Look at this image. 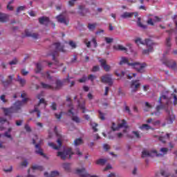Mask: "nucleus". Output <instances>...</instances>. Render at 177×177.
<instances>
[{"mask_svg": "<svg viewBox=\"0 0 177 177\" xmlns=\"http://www.w3.org/2000/svg\"><path fill=\"white\" fill-rule=\"evenodd\" d=\"M133 134L136 136L137 139H140V134L139 133V131H133Z\"/></svg>", "mask_w": 177, "mask_h": 177, "instance_id": "51", "label": "nucleus"}, {"mask_svg": "<svg viewBox=\"0 0 177 177\" xmlns=\"http://www.w3.org/2000/svg\"><path fill=\"white\" fill-rule=\"evenodd\" d=\"M168 103H169V102H167L165 105H164V104L158 105L156 106V112H155V115H158V113H160V110H162L163 109H165V107H167V106H168Z\"/></svg>", "mask_w": 177, "mask_h": 177, "instance_id": "26", "label": "nucleus"}, {"mask_svg": "<svg viewBox=\"0 0 177 177\" xmlns=\"http://www.w3.org/2000/svg\"><path fill=\"white\" fill-rule=\"evenodd\" d=\"M92 128L93 129V131L94 132H97V129L96 128L97 127V124L96 123H94V124H92Z\"/></svg>", "mask_w": 177, "mask_h": 177, "instance_id": "59", "label": "nucleus"}, {"mask_svg": "<svg viewBox=\"0 0 177 177\" xmlns=\"http://www.w3.org/2000/svg\"><path fill=\"white\" fill-rule=\"evenodd\" d=\"M107 162V160L106 159H99L97 160L96 164L98 165H104Z\"/></svg>", "mask_w": 177, "mask_h": 177, "instance_id": "41", "label": "nucleus"}, {"mask_svg": "<svg viewBox=\"0 0 177 177\" xmlns=\"http://www.w3.org/2000/svg\"><path fill=\"white\" fill-rule=\"evenodd\" d=\"M53 46L55 47V50L51 53V56H53V60L55 62V65L59 66V61H57L56 57L57 56H59V52L65 53L66 50H64V46H62L59 42L54 43Z\"/></svg>", "mask_w": 177, "mask_h": 177, "instance_id": "4", "label": "nucleus"}, {"mask_svg": "<svg viewBox=\"0 0 177 177\" xmlns=\"http://www.w3.org/2000/svg\"><path fill=\"white\" fill-rule=\"evenodd\" d=\"M136 44L137 45H139V44H141V45H146L148 48V49L143 50L142 53L143 55H149V53L153 52V45H154V43L153 41L150 39H146L145 42L142 41V39L140 38H137L135 40Z\"/></svg>", "mask_w": 177, "mask_h": 177, "instance_id": "3", "label": "nucleus"}, {"mask_svg": "<svg viewBox=\"0 0 177 177\" xmlns=\"http://www.w3.org/2000/svg\"><path fill=\"white\" fill-rule=\"evenodd\" d=\"M140 87V83L139 82V80H136L131 81L130 88H131L132 93L136 92Z\"/></svg>", "mask_w": 177, "mask_h": 177, "instance_id": "13", "label": "nucleus"}, {"mask_svg": "<svg viewBox=\"0 0 177 177\" xmlns=\"http://www.w3.org/2000/svg\"><path fill=\"white\" fill-rule=\"evenodd\" d=\"M83 143H84V141L81 138H77L73 142L74 146H80V145H82Z\"/></svg>", "mask_w": 177, "mask_h": 177, "instance_id": "34", "label": "nucleus"}, {"mask_svg": "<svg viewBox=\"0 0 177 177\" xmlns=\"http://www.w3.org/2000/svg\"><path fill=\"white\" fill-rule=\"evenodd\" d=\"M171 96H173L174 97V101H173V104H174V106H176L177 104V96L176 95V94L172 93Z\"/></svg>", "mask_w": 177, "mask_h": 177, "instance_id": "52", "label": "nucleus"}, {"mask_svg": "<svg viewBox=\"0 0 177 177\" xmlns=\"http://www.w3.org/2000/svg\"><path fill=\"white\" fill-rule=\"evenodd\" d=\"M86 80H88V78L86 77V76H84L83 77H82L81 79L78 80V82H80L81 84L84 83V82H86Z\"/></svg>", "mask_w": 177, "mask_h": 177, "instance_id": "50", "label": "nucleus"}, {"mask_svg": "<svg viewBox=\"0 0 177 177\" xmlns=\"http://www.w3.org/2000/svg\"><path fill=\"white\" fill-rule=\"evenodd\" d=\"M78 13L80 15V16H86L88 13H89V9L85 8V6L80 5L78 6Z\"/></svg>", "mask_w": 177, "mask_h": 177, "instance_id": "15", "label": "nucleus"}, {"mask_svg": "<svg viewBox=\"0 0 177 177\" xmlns=\"http://www.w3.org/2000/svg\"><path fill=\"white\" fill-rule=\"evenodd\" d=\"M4 136L8 139H10V140H13V138H12V136L9 133V132H5Z\"/></svg>", "mask_w": 177, "mask_h": 177, "instance_id": "54", "label": "nucleus"}, {"mask_svg": "<svg viewBox=\"0 0 177 177\" xmlns=\"http://www.w3.org/2000/svg\"><path fill=\"white\" fill-rule=\"evenodd\" d=\"M5 122H7L9 124V122H8L6 118H0V124H5Z\"/></svg>", "mask_w": 177, "mask_h": 177, "instance_id": "57", "label": "nucleus"}, {"mask_svg": "<svg viewBox=\"0 0 177 177\" xmlns=\"http://www.w3.org/2000/svg\"><path fill=\"white\" fill-rule=\"evenodd\" d=\"M25 8H26V7H24V6H19V7H18V8H17V13H19V12H20L24 10Z\"/></svg>", "mask_w": 177, "mask_h": 177, "instance_id": "58", "label": "nucleus"}, {"mask_svg": "<svg viewBox=\"0 0 177 177\" xmlns=\"http://www.w3.org/2000/svg\"><path fill=\"white\" fill-rule=\"evenodd\" d=\"M59 171H51L50 174H49L48 172L44 173L45 177H56V176H59Z\"/></svg>", "mask_w": 177, "mask_h": 177, "instance_id": "27", "label": "nucleus"}, {"mask_svg": "<svg viewBox=\"0 0 177 177\" xmlns=\"http://www.w3.org/2000/svg\"><path fill=\"white\" fill-rule=\"evenodd\" d=\"M42 97V93L38 94L37 95V99H39V102L37 105L35 106V108L32 111H30L31 113H37V118H40L41 117V111L38 110V107H39V105L41 104H44V107H46V102L45 101V99L41 98Z\"/></svg>", "mask_w": 177, "mask_h": 177, "instance_id": "7", "label": "nucleus"}, {"mask_svg": "<svg viewBox=\"0 0 177 177\" xmlns=\"http://www.w3.org/2000/svg\"><path fill=\"white\" fill-rule=\"evenodd\" d=\"M73 110H74V108H71V109L68 111V113H69V114H71L72 120H73L74 122H76L77 124H80V122H81V119H80L78 116L74 115V112H73Z\"/></svg>", "mask_w": 177, "mask_h": 177, "instance_id": "18", "label": "nucleus"}, {"mask_svg": "<svg viewBox=\"0 0 177 177\" xmlns=\"http://www.w3.org/2000/svg\"><path fill=\"white\" fill-rule=\"evenodd\" d=\"M41 70H42V65H41L40 63H37L36 64V73L38 74L41 73Z\"/></svg>", "mask_w": 177, "mask_h": 177, "instance_id": "39", "label": "nucleus"}, {"mask_svg": "<svg viewBox=\"0 0 177 177\" xmlns=\"http://www.w3.org/2000/svg\"><path fill=\"white\" fill-rule=\"evenodd\" d=\"M160 175L165 177H169L171 175L169 173L165 171V170H160Z\"/></svg>", "mask_w": 177, "mask_h": 177, "instance_id": "43", "label": "nucleus"}, {"mask_svg": "<svg viewBox=\"0 0 177 177\" xmlns=\"http://www.w3.org/2000/svg\"><path fill=\"white\" fill-rule=\"evenodd\" d=\"M77 103H78V108L82 110V113H86V109H85V101H83V102L81 104L80 100H78Z\"/></svg>", "mask_w": 177, "mask_h": 177, "instance_id": "30", "label": "nucleus"}, {"mask_svg": "<svg viewBox=\"0 0 177 177\" xmlns=\"http://www.w3.org/2000/svg\"><path fill=\"white\" fill-rule=\"evenodd\" d=\"M169 136H171V134L167 133L166 136H160L158 139L160 142H162V143H165L167 139H169Z\"/></svg>", "mask_w": 177, "mask_h": 177, "instance_id": "31", "label": "nucleus"}, {"mask_svg": "<svg viewBox=\"0 0 177 177\" xmlns=\"http://www.w3.org/2000/svg\"><path fill=\"white\" fill-rule=\"evenodd\" d=\"M17 82L21 85V86H24L26 84V79L20 77V75H17Z\"/></svg>", "mask_w": 177, "mask_h": 177, "instance_id": "29", "label": "nucleus"}, {"mask_svg": "<svg viewBox=\"0 0 177 177\" xmlns=\"http://www.w3.org/2000/svg\"><path fill=\"white\" fill-rule=\"evenodd\" d=\"M165 111L167 113L166 118L167 124H173L175 121V115L172 114V111H169L168 109H165Z\"/></svg>", "mask_w": 177, "mask_h": 177, "instance_id": "12", "label": "nucleus"}, {"mask_svg": "<svg viewBox=\"0 0 177 177\" xmlns=\"http://www.w3.org/2000/svg\"><path fill=\"white\" fill-rule=\"evenodd\" d=\"M113 48L114 50H120L121 52H128V48H127L126 47H124V46L121 44L115 45L113 46Z\"/></svg>", "mask_w": 177, "mask_h": 177, "instance_id": "23", "label": "nucleus"}, {"mask_svg": "<svg viewBox=\"0 0 177 177\" xmlns=\"http://www.w3.org/2000/svg\"><path fill=\"white\" fill-rule=\"evenodd\" d=\"M92 71L93 73H96V71H99V66H95L93 67Z\"/></svg>", "mask_w": 177, "mask_h": 177, "instance_id": "64", "label": "nucleus"}, {"mask_svg": "<svg viewBox=\"0 0 177 177\" xmlns=\"http://www.w3.org/2000/svg\"><path fill=\"white\" fill-rule=\"evenodd\" d=\"M35 149H36V151H35L36 154H39L40 156H42L43 157H46L45 153H44V151L39 147V144L35 145Z\"/></svg>", "mask_w": 177, "mask_h": 177, "instance_id": "25", "label": "nucleus"}, {"mask_svg": "<svg viewBox=\"0 0 177 177\" xmlns=\"http://www.w3.org/2000/svg\"><path fill=\"white\" fill-rule=\"evenodd\" d=\"M99 62L101 63V67H103L104 70L106 73L110 71L111 66H110V65H107L106 59H100Z\"/></svg>", "mask_w": 177, "mask_h": 177, "instance_id": "16", "label": "nucleus"}, {"mask_svg": "<svg viewBox=\"0 0 177 177\" xmlns=\"http://www.w3.org/2000/svg\"><path fill=\"white\" fill-rule=\"evenodd\" d=\"M113 48L114 50H120L121 52H128V48H127L126 47H124V46L121 44L115 45L113 46Z\"/></svg>", "mask_w": 177, "mask_h": 177, "instance_id": "22", "label": "nucleus"}, {"mask_svg": "<svg viewBox=\"0 0 177 177\" xmlns=\"http://www.w3.org/2000/svg\"><path fill=\"white\" fill-rule=\"evenodd\" d=\"M68 44L73 49H75V48H77V44L73 41H69Z\"/></svg>", "mask_w": 177, "mask_h": 177, "instance_id": "47", "label": "nucleus"}, {"mask_svg": "<svg viewBox=\"0 0 177 177\" xmlns=\"http://www.w3.org/2000/svg\"><path fill=\"white\" fill-rule=\"evenodd\" d=\"M25 35L26 37H31V38H33L34 39H38L39 37L38 33H32L28 30H25Z\"/></svg>", "mask_w": 177, "mask_h": 177, "instance_id": "20", "label": "nucleus"}, {"mask_svg": "<svg viewBox=\"0 0 177 177\" xmlns=\"http://www.w3.org/2000/svg\"><path fill=\"white\" fill-rule=\"evenodd\" d=\"M51 109L52 110H57V105L55 102H53L51 104Z\"/></svg>", "mask_w": 177, "mask_h": 177, "instance_id": "62", "label": "nucleus"}, {"mask_svg": "<svg viewBox=\"0 0 177 177\" xmlns=\"http://www.w3.org/2000/svg\"><path fill=\"white\" fill-rule=\"evenodd\" d=\"M25 129L26 132H31V127L28 124H25Z\"/></svg>", "mask_w": 177, "mask_h": 177, "instance_id": "61", "label": "nucleus"}, {"mask_svg": "<svg viewBox=\"0 0 177 177\" xmlns=\"http://www.w3.org/2000/svg\"><path fill=\"white\" fill-rule=\"evenodd\" d=\"M42 76L46 77L47 80H52V76H50V74L49 73V71H47L46 73H43Z\"/></svg>", "mask_w": 177, "mask_h": 177, "instance_id": "42", "label": "nucleus"}, {"mask_svg": "<svg viewBox=\"0 0 177 177\" xmlns=\"http://www.w3.org/2000/svg\"><path fill=\"white\" fill-rule=\"evenodd\" d=\"M120 66H122V64H128V66H131L137 73H145V68L147 67L146 63L140 64L139 62L130 63L128 60V58L125 57H122L121 60L119 62Z\"/></svg>", "mask_w": 177, "mask_h": 177, "instance_id": "2", "label": "nucleus"}, {"mask_svg": "<svg viewBox=\"0 0 177 177\" xmlns=\"http://www.w3.org/2000/svg\"><path fill=\"white\" fill-rule=\"evenodd\" d=\"M111 129L115 132V131H120L121 128H124L125 129H128V125H127V121L122 120L121 123H119L117 127H115V123L112 122Z\"/></svg>", "mask_w": 177, "mask_h": 177, "instance_id": "9", "label": "nucleus"}, {"mask_svg": "<svg viewBox=\"0 0 177 177\" xmlns=\"http://www.w3.org/2000/svg\"><path fill=\"white\" fill-rule=\"evenodd\" d=\"M166 46L168 47V48H171V38L170 37H168L166 39Z\"/></svg>", "mask_w": 177, "mask_h": 177, "instance_id": "49", "label": "nucleus"}, {"mask_svg": "<svg viewBox=\"0 0 177 177\" xmlns=\"http://www.w3.org/2000/svg\"><path fill=\"white\" fill-rule=\"evenodd\" d=\"M21 73L24 75L26 76L28 74V71H26V69H22L21 71Z\"/></svg>", "mask_w": 177, "mask_h": 177, "instance_id": "63", "label": "nucleus"}, {"mask_svg": "<svg viewBox=\"0 0 177 177\" xmlns=\"http://www.w3.org/2000/svg\"><path fill=\"white\" fill-rule=\"evenodd\" d=\"M62 167H63L64 169H65V171H66L67 172H70V169L71 168V164H70V163H64L62 165Z\"/></svg>", "mask_w": 177, "mask_h": 177, "instance_id": "35", "label": "nucleus"}, {"mask_svg": "<svg viewBox=\"0 0 177 177\" xmlns=\"http://www.w3.org/2000/svg\"><path fill=\"white\" fill-rule=\"evenodd\" d=\"M160 151L162 153H158L157 151H152L149 152V151L144 150L142 152V158H145L146 157H154V156H156V157H162V156H165L168 153V148H161Z\"/></svg>", "mask_w": 177, "mask_h": 177, "instance_id": "5", "label": "nucleus"}, {"mask_svg": "<svg viewBox=\"0 0 177 177\" xmlns=\"http://www.w3.org/2000/svg\"><path fill=\"white\" fill-rule=\"evenodd\" d=\"M84 43L85 44L87 48H91V41H88V39H85L84 40Z\"/></svg>", "mask_w": 177, "mask_h": 177, "instance_id": "55", "label": "nucleus"}, {"mask_svg": "<svg viewBox=\"0 0 177 177\" xmlns=\"http://www.w3.org/2000/svg\"><path fill=\"white\" fill-rule=\"evenodd\" d=\"M75 2H77V0H71L68 1L69 6H74Z\"/></svg>", "mask_w": 177, "mask_h": 177, "instance_id": "60", "label": "nucleus"}, {"mask_svg": "<svg viewBox=\"0 0 177 177\" xmlns=\"http://www.w3.org/2000/svg\"><path fill=\"white\" fill-rule=\"evenodd\" d=\"M62 86H63V82L60 80H57L55 82V86H53V91H57L61 89Z\"/></svg>", "mask_w": 177, "mask_h": 177, "instance_id": "24", "label": "nucleus"}, {"mask_svg": "<svg viewBox=\"0 0 177 177\" xmlns=\"http://www.w3.org/2000/svg\"><path fill=\"white\" fill-rule=\"evenodd\" d=\"M17 63H19V60L17 59V58H14L13 60L9 62V64L10 66H13L15 64H17Z\"/></svg>", "mask_w": 177, "mask_h": 177, "instance_id": "45", "label": "nucleus"}, {"mask_svg": "<svg viewBox=\"0 0 177 177\" xmlns=\"http://www.w3.org/2000/svg\"><path fill=\"white\" fill-rule=\"evenodd\" d=\"M162 63H163L165 66H167V67L174 70V71H177L176 62L174 59H162Z\"/></svg>", "mask_w": 177, "mask_h": 177, "instance_id": "8", "label": "nucleus"}, {"mask_svg": "<svg viewBox=\"0 0 177 177\" xmlns=\"http://www.w3.org/2000/svg\"><path fill=\"white\" fill-rule=\"evenodd\" d=\"M15 77V75H8V80H3L1 82L3 85V86H9V85H10L13 81V78Z\"/></svg>", "mask_w": 177, "mask_h": 177, "instance_id": "19", "label": "nucleus"}, {"mask_svg": "<svg viewBox=\"0 0 177 177\" xmlns=\"http://www.w3.org/2000/svg\"><path fill=\"white\" fill-rule=\"evenodd\" d=\"M9 19V17L6 14L0 13V22L6 23Z\"/></svg>", "mask_w": 177, "mask_h": 177, "instance_id": "28", "label": "nucleus"}, {"mask_svg": "<svg viewBox=\"0 0 177 177\" xmlns=\"http://www.w3.org/2000/svg\"><path fill=\"white\" fill-rule=\"evenodd\" d=\"M56 19L59 23H62V24H65L66 26H68V23H70L68 18H67L66 15L63 13L57 15L56 17Z\"/></svg>", "mask_w": 177, "mask_h": 177, "instance_id": "10", "label": "nucleus"}, {"mask_svg": "<svg viewBox=\"0 0 177 177\" xmlns=\"http://www.w3.org/2000/svg\"><path fill=\"white\" fill-rule=\"evenodd\" d=\"M95 78H96V76H95L93 75H89L88 77V80L91 81V82H93V81H95Z\"/></svg>", "mask_w": 177, "mask_h": 177, "instance_id": "53", "label": "nucleus"}, {"mask_svg": "<svg viewBox=\"0 0 177 177\" xmlns=\"http://www.w3.org/2000/svg\"><path fill=\"white\" fill-rule=\"evenodd\" d=\"M97 26V24L94 23V24H88L87 28L89 30V31H95L96 27Z\"/></svg>", "mask_w": 177, "mask_h": 177, "instance_id": "32", "label": "nucleus"}, {"mask_svg": "<svg viewBox=\"0 0 177 177\" xmlns=\"http://www.w3.org/2000/svg\"><path fill=\"white\" fill-rule=\"evenodd\" d=\"M140 129H142V131H149V129H151V127H150L147 124H144L141 127H140Z\"/></svg>", "mask_w": 177, "mask_h": 177, "instance_id": "36", "label": "nucleus"}, {"mask_svg": "<svg viewBox=\"0 0 177 177\" xmlns=\"http://www.w3.org/2000/svg\"><path fill=\"white\" fill-rule=\"evenodd\" d=\"M49 17H41L39 18V23L40 24H44V26H48L49 24Z\"/></svg>", "mask_w": 177, "mask_h": 177, "instance_id": "21", "label": "nucleus"}, {"mask_svg": "<svg viewBox=\"0 0 177 177\" xmlns=\"http://www.w3.org/2000/svg\"><path fill=\"white\" fill-rule=\"evenodd\" d=\"M104 41L106 44H111L114 41V39L111 37H104Z\"/></svg>", "mask_w": 177, "mask_h": 177, "instance_id": "44", "label": "nucleus"}, {"mask_svg": "<svg viewBox=\"0 0 177 177\" xmlns=\"http://www.w3.org/2000/svg\"><path fill=\"white\" fill-rule=\"evenodd\" d=\"M26 96H27V94L22 93L21 94V97L23 99L22 101H17L13 106L10 108H2L5 115H12V114L21 112V107H23L24 103L28 100V99L26 98Z\"/></svg>", "mask_w": 177, "mask_h": 177, "instance_id": "1", "label": "nucleus"}, {"mask_svg": "<svg viewBox=\"0 0 177 177\" xmlns=\"http://www.w3.org/2000/svg\"><path fill=\"white\" fill-rule=\"evenodd\" d=\"M101 82L103 84H108L109 86L113 85V79H111V75H104L101 77Z\"/></svg>", "mask_w": 177, "mask_h": 177, "instance_id": "11", "label": "nucleus"}, {"mask_svg": "<svg viewBox=\"0 0 177 177\" xmlns=\"http://www.w3.org/2000/svg\"><path fill=\"white\" fill-rule=\"evenodd\" d=\"M76 174H77L78 176L80 177H88L89 174L86 172L85 170V168H82V169H76Z\"/></svg>", "mask_w": 177, "mask_h": 177, "instance_id": "17", "label": "nucleus"}, {"mask_svg": "<svg viewBox=\"0 0 177 177\" xmlns=\"http://www.w3.org/2000/svg\"><path fill=\"white\" fill-rule=\"evenodd\" d=\"M91 42L93 44L94 48H97V41L96 40V37H93Z\"/></svg>", "mask_w": 177, "mask_h": 177, "instance_id": "48", "label": "nucleus"}, {"mask_svg": "<svg viewBox=\"0 0 177 177\" xmlns=\"http://www.w3.org/2000/svg\"><path fill=\"white\" fill-rule=\"evenodd\" d=\"M99 113V118L101 119L102 121H104L106 120V118H104V113H102V111H98Z\"/></svg>", "mask_w": 177, "mask_h": 177, "instance_id": "46", "label": "nucleus"}, {"mask_svg": "<svg viewBox=\"0 0 177 177\" xmlns=\"http://www.w3.org/2000/svg\"><path fill=\"white\" fill-rule=\"evenodd\" d=\"M32 171H35L37 169V171H44V167L42 166L35 165L32 166Z\"/></svg>", "mask_w": 177, "mask_h": 177, "instance_id": "38", "label": "nucleus"}, {"mask_svg": "<svg viewBox=\"0 0 177 177\" xmlns=\"http://www.w3.org/2000/svg\"><path fill=\"white\" fill-rule=\"evenodd\" d=\"M40 84L44 89H51L52 91H53V86L45 84L44 82H41Z\"/></svg>", "mask_w": 177, "mask_h": 177, "instance_id": "33", "label": "nucleus"}, {"mask_svg": "<svg viewBox=\"0 0 177 177\" xmlns=\"http://www.w3.org/2000/svg\"><path fill=\"white\" fill-rule=\"evenodd\" d=\"M57 142L58 143V147L56 145V144L53 142H48V146L50 147H52V149H54V150H59L60 147H62V136H59L58 139L57 140Z\"/></svg>", "mask_w": 177, "mask_h": 177, "instance_id": "14", "label": "nucleus"}, {"mask_svg": "<svg viewBox=\"0 0 177 177\" xmlns=\"http://www.w3.org/2000/svg\"><path fill=\"white\" fill-rule=\"evenodd\" d=\"M75 153L73 151V148L68 147L64 149L63 151H58L57 153V157H59L61 160H66L67 157L71 158V156H74Z\"/></svg>", "mask_w": 177, "mask_h": 177, "instance_id": "6", "label": "nucleus"}, {"mask_svg": "<svg viewBox=\"0 0 177 177\" xmlns=\"http://www.w3.org/2000/svg\"><path fill=\"white\" fill-rule=\"evenodd\" d=\"M137 25L138 26V27H140L141 28H143L144 30L147 28V26L144 25L143 24H142V22H140V18H138V21H137Z\"/></svg>", "mask_w": 177, "mask_h": 177, "instance_id": "40", "label": "nucleus"}, {"mask_svg": "<svg viewBox=\"0 0 177 177\" xmlns=\"http://www.w3.org/2000/svg\"><path fill=\"white\" fill-rule=\"evenodd\" d=\"M132 16H133V13L132 12H124V14H122L121 15V17L122 19H127V17H132Z\"/></svg>", "mask_w": 177, "mask_h": 177, "instance_id": "37", "label": "nucleus"}, {"mask_svg": "<svg viewBox=\"0 0 177 177\" xmlns=\"http://www.w3.org/2000/svg\"><path fill=\"white\" fill-rule=\"evenodd\" d=\"M66 101L67 102H70V104H68V107H71V109H74V107H73V103L71 102V98L70 97H66Z\"/></svg>", "mask_w": 177, "mask_h": 177, "instance_id": "56", "label": "nucleus"}]
</instances>
